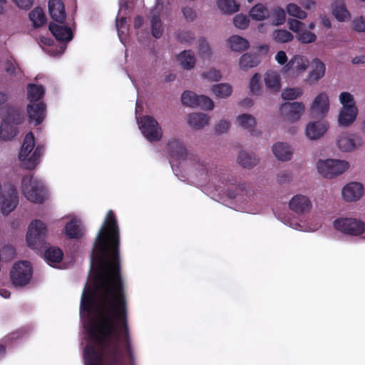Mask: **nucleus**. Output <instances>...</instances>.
Segmentation results:
<instances>
[{"label":"nucleus","instance_id":"nucleus-2","mask_svg":"<svg viewBox=\"0 0 365 365\" xmlns=\"http://www.w3.org/2000/svg\"><path fill=\"white\" fill-rule=\"evenodd\" d=\"M47 227L39 220L32 221L28 229L26 242L28 246L36 250H44V258L49 265L59 263L63 257V251L57 247H48L46 242Z\"/></svg>","mask_w":365,"mask_h":365},{"label":"nucleus","instance_id":"nucleus-25","mask_svg":"<svg viewBox=\"0 0 365 365\" xmlns=\"http://www.w3.org/2000/svg\"><path fill=\"white\" fill-rule=\"evenodd\" d=\"M272 151L276 158L282 161L289 160L292 155L290 147L284 143L274 144L272 147Z\"/></svg>","mask_w":365,"mask_h":365},{"label":"nucleus","instance_id":"nucleus-19","mask_svg":"<svg viewBox=\"0 0 365 365\" xmlns=\"http://www.w3.org/2000/svg\"><path fill=\"white\" fill-rule=\"evenodd\" d=\"M167 148L170 157L177 160H185L187 157V150L182 143L176 139L170 140L167 144Z\"/></svg>","mask_w":365,"mask_h":365},{"label":"nucleus","instance_id":"nucleus-28","mask_svg":"<svg viewBox=\"0 0 365 365\" xmlns=\"http://www.w3.org/2000/svg\"><path fill=\"white\" fill-rule=\"evenodd\" d=\"M17 126L2 120L0 127V138L1 139L10 140L17 135Z\"/></svg>","mask_w":365,"mask_h":365},{"label":"nucleus","instance_id":"nucleus-20","mask_svg":"<svg viewBox=\"0 0 365 365\" xmlns=\"http://www.w3.org/2000/svg\"><path fill=\"white\" fill-rule=\"evenodd\" d=\"M49 30L58 41H70L73 38V33L68 26H59L50 23Z\"/></svg>","mask_w":365,"mask_h":365},{"label":"nucleus","instance_id":"nucleus-34","mask_svg":"<svg viewBox=\"0 0 365 365\" xmlns=\"http://www.w3.org/2000/svg\"><path fill=\"white\" fill-rule=\"evenodd\" d=\"M250 16L257 21H262L269 16V13L266 6L262 4H257L250 11Z\"/></svg>","mask_w":365,"mask_h":365},{"label":"nucleus","instance_id":"nucleus-46","mask_svg":"<svg viewBox=\"0 0 365 365\" xmlns=\"http://www.w3.org/2000/svg\"><path fill=\"white\" fill-rule=\"evenodd\" d=\"M287 66L301 72L307 68V62H304L303 58L301 56H295L287 63Z\"/></svg>","mask_w":365,"mask_h":365},{"label":"nucleus","instance_id":"nucleus-13","mask_svg":"<svg viewBox=\"0 0 365 365\" xmlns=\"http://www.w3.org/2000/svg\"><path fill=\"white\" fill-rule=\"evenodd\" d=\"M329 108V101L325 93H319L314 100L310 113L313 118L324 117Z\"/></svg>","mask_w":365,"mask_h":365},{"label":"nucleus","instance_id":"nucleus-7","mask_svg":"<svg viewBox=\"0 0 365 365\" xmlns=\"http://www.w3.org/2000/svg\"><path fill=\"white\" fill-rule=\"evenodd\" d=\"M336 230L344 234L359 236L365 232V222L355 218H339L334 221Z\"/></svg>","mask_w":365,"mask_h":365},{"label":"nucleus","instance_id":"nucleus-39","mask_svg":"<svg viewBox=\"0 0 365 365\" xmlns=\"http://www.w3.org/2000/svg\"><path fill=\"white\" fill-rule=\"evenodd\" d=\"M151 32L153 37L155 38H160L163 33V29L162 26V22L160 16L154 15L151 19Z\"/></svg>","mask_w":365,"mask_h":365},{"label":"nucleus","instance_id":"nucleus-48","mask_svg":"<svg viewBox=\"0 0 365 365\" xmlns=\"http://www.w3.org/2000/svg\"><path fill=\"white\" fill-rule=\"evenodd\" d=\"M197 98L196 108L200 107L203 110H212L214 108V103L208 96L200 95Z\"/></svg>","mask_w":365,"mask_h":365},{"label":"nucleus","instance_id":"nucleus-62","mask_svg":"<svg viewBox=\"0 0 365 365\" xmlns=\"http://www.w3.org/2000/svg\"><path fill=\"white\" fill-rule=\"evenodd\" d=\"M275 59L278 63L284 65L287 61L286 53L283 51H278L275 56Z\"/></svg>","mask_w":365,"mask_h":365},{"label":"nucleus","instance_id":"nucleus-23","mask_svg":"<svg viewBox=\"0 0 365 365\" xmlns=\"http://www.w3.org/2000/svg\"><path fill=\"white\" fill-rule=\"evenodd\" d=\"M312 70L306 79L310 83H315L323 77L326 70L324 63L318 58L312 61Z\"/></svg>","mask_w":365,"mask_h":365},{"label":"nucleus","instance_id":"nucleus-18","mask_svg":"<svg viewBox=\"0 0 365 365\" xmlns=\"http://www.w3.org/2000/svg\"><path fill=\"white\" fill-rule=\"evenodd\" d=\"M48 11L53 21L59 23H63L65 21V7L61 0H49Z\"/></svg>","mask_w":365,"mask_h":365},{"label":"nucleus","instance_id":"nucleus-61","mask_svg":"<svg viewBox=\"0 0 365 365\" xmlns=\"http://www.w3.org/2000/svg\"><path fill=\"white\" fill-rule=\"evenodd\" d=\"M16 3L18 7L28 10L34 4V0H12Z\"/></svg>","mask_w":365,"mask_h":365},{"label":"nucleus","instance_id":"nucleus-64","mask_svg":"<svg viewBox=\"0 0 365 365\" xmlns=\"http://www.w3.org/2000/svg\"><path fill=\"white\" fill-rule=\"evenodd\" d=\"M299 3L306 9H310L316 4L314 0H299Z\"/></svg>","mask_w":365,"mask_h":365},{"label":"nucleus","instance_id":"nucleus-14","mask_svg":"<svg viewBox=\"0 0 365 365\" xmlns=\"http://www.w3.org/2000/svg\"><path fill=\"white\" fill-rule=\"evenodd\" d=\"M2 120L11 123L16 126L21 124L24 120V115L20 110L14 106H5L1 108Z\"/></svg>","mask_w":365,"mask_h":365},{"label":"nucleus","instance_id":"nucleus-36","mask_svg":"<svg viewBox=\"0 0 365 365\" xmlns=\"http://www.w3.org/2000/svg\"><path fill=\"white\" fill-rule=\"evenodd\" d=\"M217 6L225 14H233L239 10V4L235 0H218Z\"/></svg>","mask_w":365,"mask_h":365},{"label":"nucleus","instance_id":"nucleus-10","mask_svg":"<svg viewBox=\"0 0 365 365\" xmlns=\"http://www.w3.org/2000/svg\"><path fill=\"white\" fill-rule=\"evenodd\" d=\"M304 110V105L301 102H287L280 107L281 113L291 122L298 120Z\"/></svg>","mask_w":365,"mask_h":365},{"label":"nucleus","instance_id":"nucleus-24","mask_svg":"<svg viewBox=\"0 0 365 365\" xmlns=\"http://www.w3.org/2000/svg\"><path fill=\"white\" fill-rule=\"evenodd\" d=\"M27 98L30 103H38L45 94V88L42 85L29 83L26 87Z\"/></svg>","mask_w":365,"mask_h":365},{"label":"nucleus","instance_id":"nucleus-11","mask_svg":"<svg viewBox=\"0 0 365 365\" xmlns=\"http://www.w3.org/2000/svg\"><path fill=\"white\" fill-rule=\"evenodd\" d=\"M363 143L361 137L356 135H349L343 133L337 140V145L342 152H351Z\"/></svg>","mask_w":365,"mask_h":365},{"label":"nucleus","instance_id":"nucleus-31","mask_svg":"<svg viewBox=\"0 0 365 365\" xmlns=\"http://www.w3.org/2000/svg\"><path fill=\"white\" fill-rule=\"evenodd\" d=\"M238 163L245 168H252L257 163V160L254 155L241 151L237 157Z\"/></svg>","mask_w":365,"mask_h":365},{"label":"nucleus","instance_id":"nucleus-55","mask_svg":"<svg viewBox=\"0 0 365 365\" xmlns=\"http://www.w3.org/2000/svg\"><path fill=\"white\" fill-rule=\"evenodd\" d=\"M223 181L229 185H235V188L237 190L243 191L245 190V184L241 182H238L237 179L234 176L227 175V177L223 178Z\"/></svg>","mask_w":365,"mask_h":365},{"label":"nucleus","instance_id":"nucleus-9","mask_svg":"<svg viewBox=\"0 0 365 365\" xmlns=\"http://www.w3.org/2000/svg\"><path fill=\"white\" fill-rule=\"evenodd\" d=\"M19 204V195L15 186H4L0 196V207L3 215H8Z\"/></svg>","mask_w":365,"mask_h":365},{"label":"nucleus","instance_id":"nucleus-52","mask_svg":"<svg viewBox=\"0 0 365 365\" xmlns=\"http://www.w3.org/2000/svg\"><path fill=\"white\" fill-rule=\"evenodd\" d=\"M202 76L212 81H218L221 79L222 75L219 70L211 68L206 72H203Z\"/></svg>","mask_w":365,"mask_h":365},{"label":"nucleus","instance_id":"nucleus-49","mask_svg":"<svg viewBox=\"0 0 365 365\" xmlns=\"http://www.w3.org/2000/svg\"><path fill=\"white\" fill-rule=\"evenodd\" d=\"M261 76L259 73H255L250 80V92L253 95H259L261 91L260 86Z\"/></svg>","mask_w":365,"mask_h":365},{"label":"nucleus","instance_id":"nucleus-57","mask_svg":"<svg viewBox=\"0 0 365 365\" xmlns=\"http://www.w3.org/2000/svg\"><path fill=\"white\" fill-rule=\"evenodd\" d=\"M292 180V175L289 172L284 170L277 175V181L280 185L289 182Z\"/></svg>","mask_w":365,"mask_h":365},{"label":"nucleus","instance_id":"nucleus-63","mask_svg":"<svg viewBox=\"0 0 365 365\" xmlns=\"http://www.w3.org/2000/svg\"><path fill=\"white\" fill-rule=\"evenodd\" d=\"M320 24L327 29H330L331 27V21L326 15L320 16Z\"/></svg>","mask_w":365,"mask_h":365},{"label":"nucleus","instance_id":"nucleus-47","mask_svg":"<svg viewBox=\"0 0 365 365\" xmlns=\"http://www.w3.org/2000/svg\"><path fill=\"white\" fill-rule=\"evenodd\" d=\"M303 93L300 88H286L282 93V97L284 100H294Z\"/></svg>","mask_w":365,"mask_h":365},{"label":"nucleus","instance_id":"nucleus-4","mask_svg":"<svg viewBox=\"0 0 365 365\" xmlns=\"http://www.w3.org/2000/svg\"><path fill=\"white\" fill-rule=\"evenodd\" d=\"M21 190L24 197L29 201L41 204L47 195V190L43 182L35 178L33 175H25L21 180Z\"/></svg>","mask_w":365,"mask_h":365},{"label":"nucleus","instance_id":"nucleus-41","mask_svg":"<svg viewBox=\"0 0 365 365\" xmlns=\"http://www.w3.org/2000/svg\"><path fill=\"white\" fill-rule=\"evenodd\" d=\"M197 96L192 91H185L183 92L181 96L182 103L185 106H187L192 108H196V103L197 101Z\"/></svg>","mask_w":365,"mask_h":365},{"label":"nucleus","instance_id":"nucleus-37","mask_svg":"<svg viewBox=\"0 0 365 365\" xmlns=\"http://www.w3.org/2000/svg\"><path fill=\"white\" fill-rule=\"evenodd\" d=\"M237 122L242 128L247 129L250 132H252L256 125L255 118L250 114L240 115L237 118Z\"/></svg>","mask_w":365,"mask_h":365},{"label":"nucleus","instance_id":"nucleus-5","mask_svg":"<svg viewBox=\"0 0 365 365\" xmlns=\"http://www.w3.org/2000/svg\"><path fill=\"white\" fill-rule=\"evenodd\" d=\"M349 168V163L345 160L327 159L317 163L319 173L326 178H333L342 174Z\"/></svg>","mask_w":365,"mask_h":365},{"label":"nucleus","instance_id":"nucleus-17","mask_svg":"<svg viewBox=\"0 0 365 365\" xmlns=\"http://www.w3.org/2000/svg\"><path fill=\"white\" fill-rule=\"evenodd\" d=\"M289 208L297 214H304L312 207L311 201L308 197L302 195L294 196L289 203Z\"/></svg>","mask_w":365,"mask_h":365},{"label":"nucleus","instance_id":"nucleus-6","mask_svg":"<svg viewBox=\"0 0 365 365\" xmlns=\"http://www.w3.org/2000/svg\"><path fill=\"white\" fill-rule=\"evenodd\" d=\"M139 128L145 138L150 142L161 140L163 131L158 121L150 115H144L138 121Z\"/></svg>","mask_w":365,"mask_h":365},{"label":"nucleus","instance_id":"nucleus-27","mask_svg":"<svg viewBox=\"0 0 365 365\" xmlns=\"http://www.w3.org/2000/svg\"><path fill=\"white\" fill-rule=\"evenodd\" d=\"M210 118L207 115L201 113H191L188 116L187 122L194 128L200 129L206 125Z\"/></svg>","mask_w":365,"mask_h":365},{"label":"nucleus","instance_id":"nucleus-29","mask_svg":"<svg viewBox=\"0 0 365 365\" xmlns=\"http://www.w3.org/2000/svg\"><path fill=\"white\" fill-rule=\"evenodd\" d=\"M229 44L230 48L237 52H242L250 46L248 41L240 36H231L229 38Z\"/></svg>","mask_w":365,"mask_h":365},{"label":"nucleus","instance_id":"nucleus-56","mask_svg":"<svg viewBox=\"0 0 365 365\" xmlns=\"http://www.w3.org/2000/svg\"><path fill=\"white\" fill-rule=\"evenodd\" d=\"M177 38L181 43H190L195 39V36L190 31H182L178 34Z\"/></svg>","mask_w":365,"mask_h":365},{"label":"nucleus","instance_id":"nucleus-33","mask_svg":"<svg viewBox=\"0 0 365 365\" xmlns=\"http://www.w3.org/2000/svg\"><path fill=\"white\" fill-rule=\"evenodd\" d=\"M259 58L256 54L245 53L240 59V66L243 70L256 66L259 63Z\"/></svg>","mask_w":365,"mask_h":365},{"label":"nucleus","instance_id":"nucleus-51","mask_svg":"<svg viewBox=\"0 0 365 365\" xmlns=\"http://www.w3.org/2000/svg\"><path fill=\"white\" fill-rule=\"evenodd\" d=\"M199 53L202 58L210 57L211 55V50L207 43V41L205 38L199 39Z\"/></svg>","mask_w":365,"mask_h":365},{"label":"nucleus","instance_id":"nucleus-8","mask_svg":"<svg viewBox=\"0 0 365 365\" xmlns=\"http://www.w3.org/2000/svg\"><path fill=\"white\" fill-rule=\"evenodd\" d=\"M33 273L32 267L27 261L15 263L10 275L12 283L15 286L24 287L29 284Z\"/></svg>","mask_w":365,"mask_h":365},{"label":"nucleus","instance_id":"nucleus-16","mask_svg":"<svg viewBox=\"0 0 365 365\" xmlns=\"http://www.w3.org/2000/svg\"><path fill=\"white\" fill-rule=\"evenodd\" d=\"M329 125L326 121H315L309 123L306 128L305 133L310 140L320 138L327 132Z\"/></svg>","mask_w":365,"mask_h":365},{"label":"nucleus","instance_id":"nucleus-59","mask_svg":"<svg viewBox=\"0 0 365 365\" xmlns=\"http://www.w3.org/2000/svg\"><path fill=\"white\" fill-rule=\"evenodd\" d=\"M352 25L355 31L359 32H365V19L362 17L354 20Z\"/></svg>","mask_w":365,"mask_h":365},{"label":"nucleus","instance_id":"nucleus-1","mask_svg":"<svg viewBox=\"0 0 365 365\" xmlns=\"http://www.w3.org/2000/svg\"><path fill=\"white\" fill-rule=\"evenodd\" d=\"M120 235H97L91 254V264L96 268L94 289L83 292L81 309L91 312L99 301L96 315L87 325L93 344L84 348L86 365H125L119 344L123 345L131 365L134 354L128 326L126 292L120 273Z\"/></svg>","mask_w":365,"mask_h":365},{"label":"nucleus","instance_id":"nucleus-26","mask_svg":"<svg viewBox=\"0 0 365 365\" xmlns=\"http://www.w3.org/2000/svg\"><path fill=\"white\" fill-rule=\"evenodd\" d=\"M181 66L186 70L192 68L196 63L194 53L191 50L182 51L177 57Z\"/></svg>","mask_w":365,"mask_h":365},{"label":"nucleus","instance_id":"nucleus-22","mask_svg":"<svg viewBox=\"0 0 365 365\" xmlns=\"http://www.w3.org/2000/svg\"><path fill=\"white\" fill-rule=\"evenodd\" d=\"M357 113L358 109L356 105H352L351 107H342L338 118L339 125L349 126L355 120Z\"/></svg>","mask_w":365,"mask_h":365},{"label":"nucleus","instance_id":"nucleus-45","mask_svg":"<svg viewBox=\"0 0 365 365\" xmlns=\"http://www.w3.org/2000/svg\"><path fill=\"white\" fill-rule=\"evenodd\" d=\"M297 38L302 43H311L316 41L317 36L305 28L297 35Z\"/></svg>","mask_w":365,"mask_h":365},{"label":"nucleus","instance_id":"nucleus-3","mask_svg":"<svg viewBox=\"0 0 365 365\" xmlns=\"http://www.w3.org/2000/svg\"><path fill=\"white\" fill-rule=\"evenodd\" d=\"M35 146L34 135L29 132L24 139V143L19 154V159L21 165L27 170L34 169L39 163L40 158L43 151V145H37L33 153H31Z\"/></svg>","mask_w":365,"mask_h":365},{"label":"nucleus","instance_id":"nucleus-30","mask_svg":"<svg viewBox=\"0 0 365 365\" xmlns=\"http://www.w3.org/2000/svg\"><path fill=\"white\" fill-rule=\"evenodd\" d=\"M264 82L267 88L272 91L277 92L280 89V78L279 76L273 71H268L264 76Z\"/></svg>","mask_w":365,"mask_h":365},{"label":"nucleus","instance_id":"nucleus-21","mask_svg":"<svg viewBox=\"0 0 365 365\" xmlns=\"http://www.w3.org/2000/svg\"><path fill=\"white\" fill-rule=\"evenodd\" d=\"M65 234L69 239H81L84 235L83 228L80 220L72 219L65 226Z\"/></svg>","mask_w":365,"mask_h":365},{"label":"nucleus","instance_id":"nucleus-12","mask_svg":"<svg viewBox=\"0 0 365 365\" xmlns=\"http://www.w3.org/2000/svg\"><path fill=\"white\" fill-rule=\"evenodd\" d=\"M26 111L29 122L38 125L46 117V106L43 102L29 103L27 105Z\"/></svg>","mask_w":365,"mask_h":365},{"label":"nucleus","instance_id":"nucleus-44","mask_svg":"<svg viewBox=\"0 0 365 365\" xmlns=\"http://www.w3.org/2000/svg\"><path fill=\"white\" fill-rule=\"evenodd\" d=\"M274 24L276 26L283 24L286 21V12L284 9L277 6L273 9L272 12Z\"/></svg>","mask_w":365,"mask_h":365},{"label":"nucleus","instance_id":"nucleus-35","mask_svg":"<svg viewBox=\"0 0 365 365\" xmlns=\"http://www.w3.org/2000/svg\"><path fill=\"white\" fill-rule=\"evenodd\" d=\"M29 19L33 22L34 27L41 26L46 21L44 12L40 7H36L31 11Z\"/></svg>","mask_w":365,"mask_h":365},{"label":"nucleus","instance_id":"nucleus-50","mask_svg":"<svg viewBox=\"0 0 365 365\" xmlns=\"http://www.w3.org/2000/svg\"><path fill=\"white\" fill-rule=\"evenodd\" d=\"M250 19L246 15L237 14L233 19L234 25L240 29H246L249 25Z\"/></svg>","mask_w":365,"mask_h":365},{"label":"nucleus","instance_id":"nucleus-54","mask_svg":"<svg viewBox=\"0 0 365 365\" xmlns=\"http://www.w3.org/2000/svg\"><path fill=\"white\" fill-rule=\"evenodd\" d=\"M339 100L343 107H351L355 105L352 95L348 92H342L339 96Z\"/></svg>","mask_w":365,"mask_h":365},{"label":"nucleus","instance_id":"nucleus-15","mask_svg":"<svg viewBox=\"0 0 365 365\" xmlns=\"http://www.w3.org/2000/svg\"><path fill=\"white\" fill-rule=\"evenodd\" d=\"M342 196L346 201L354 202L358 200L364 193L363 185L359 182H350L342 190Z\"/></svg>","mask_w":365,"mask_h":365},{"label":"nucleus","instance_id":"nucleus-60","mask_svg":"<svg viewBox=\"0 0 365 365\" xmlns=\"http://www.w3.org/2000/svg\"><path fill=\"white\" fill-rule=\"evenodd\" d=\"M230 123L227 120H220L215 126V131L217 133H224L230 128Z\"/></svg>","mask_w":365,"mask_h":365},{"label":"nucleus","instance_id":"nucleus-40","mask_svg":"<svg viewBox=\"0 0 365 365\" xmlns=\"http://www.w3.org/2000/svg\"><path fill=\"white\" fill-rule=\"evenodd\" d=\"M5 70L10 76H17L19 73H22L23 72L13 56L6 61Z\"/></svg>","mask_w":365,"mask_h":365},{"label":"nucleus","instance_id":"nucleus-58","mask_svg":"<svg viewBox=\"0 0 365 365\" xmlns=\"http://www.w3.org/2000/svg\"><path fill=\"white\" fill-rule=\"evenodd\" d=\"M182 12L187 21H192L196 18V13L192 8L188 6L183 7Z\"/></svg>","mask_w":365,"mask_h":365},{"label":"nucleus","instance_id":"nucleus-42","mask_svg":"<svg viewBox=\"0 0 365 365\" xmlns=\"http://www.w3.org/2000/svg\"><path fill=\"white\" fill-rule=\"evenodd\" d=\"M287 11L289 15L296 17L299 19H306L307 13L295 4L290 3L287 6Z\"/></svg>","mask_w":365,"mask_h":365},{"label":"nucleus","instance_id":"nucleus-43","mask_svg":"<svg viewBox=\"0 0 365 365\" xmlns=\"http://www.w3.org/2000/svg\"><path fill=\"white\" fill-rule=\"evenodd\" d=\"M273 37L279 43L289 42L294 38V36L289 31L284 29L276 30L273 34Z\"/></svg>","mask_w":365,"mask_h":365},{"label":"nucleus","instance_id":"nucleus-38","mask_svg":"<svg viewBox=\"0 0 365 365\" xmlns=\"http://www.w3.org/2000/svg\"><path fill=\"white\" fill-rule=\"evenodd\" d=\"M212 91L217 97L227 98L231 95L232 89L230 84L222 83L212 86Z\"/></svg>","mask_w":365,"mask_h":365},{"label":"nucleus","instance_id":"nucleus-53","mask_svg":"<svg viewBox=\"0 0 365 365\" xmlns=\"http://www.w3.org/2000/svg\"><path fill=\"white\" fill-rule=\"evenodd\" d=\"M288 25L289 29L297 35L305 28V24L297 19H289Z\"/></svg>","mask_w":365,"mask_h":365},{"label":"nucleus","instance_id":"nucleus-32","mask_svg":"<svg viewBox=\"0 0 365 365\" xmlns=\"http://www.w3.org/2000/svg\"><path fill=\"white\" fill-rule=\"evenodd\" d=\"M333 14L339 21H344L349 19V13L342 1L337 0L333 5Z\"/></svg>","mask_w":365,"mask_h":365}]
</instances>
